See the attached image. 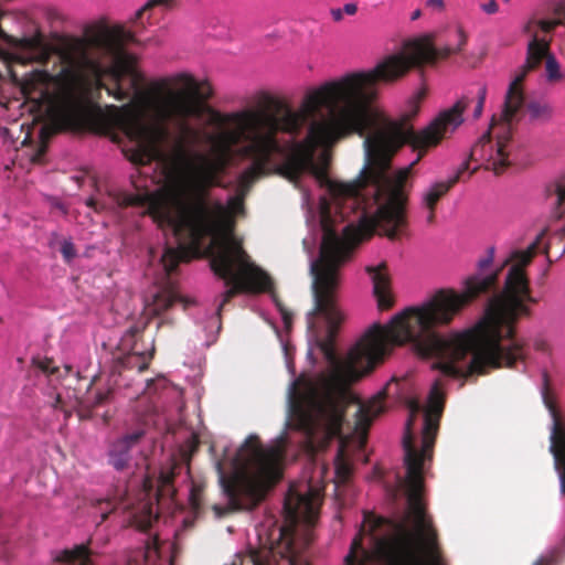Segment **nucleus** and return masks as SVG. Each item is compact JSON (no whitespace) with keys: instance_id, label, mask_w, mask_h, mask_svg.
Instances as JSON below:
<instances>
[{"instance_id":"29","label":"nucleus","mask_w":565,"mask_h":565,"mask_svg":"<svg viewBox=\"0 0 565 565\" xmlns=\"http://www.w3.org/2000/svg\"><path fill=\"white\" fill-rule=\"evenodd\" d=\"M45 136H46V128L42 127L41 131H40V137H41L42 142H41L40 147L38 148V150L35 151V153L31 158L32 162H34V163H42V159L47 149V146L44 141Z\"/></svg>"},{"instance_id":"35","label":"nucleus","mask_w":565,"mask_h":565,"mask_svg":"<svg viewBox=\"0 0 565 565\" xmlns=\"http://www.w3.org/2000/svg\"><path fill=\"white\" fill-rule=\"evenodd\" d=\"M533 347L536 351L550 353L551 348L546 340L544 339H535L533 342Z\"/></svg>"},{"instance_id":"38","label":"nucleus","mask_w":565,"mask_h":565,"mask_svg":"<svg viewBox=\"0 0 565 565\" xmlns=\"http://www.w3.org/2000/svg\"><path fill=\"white\" fill-rule=\"evenodd\" d=\"M86 205L94 209V211H96V212H99L105 209V204H103L102 202H99L98 200H96L94 198H89L86 201Z\"/></svg>"},{"instance_id":"1","label":"nucleus","mask_w":565,"mask_h":565,"mask_svg":"<svg viewBox=\"0 0 565 565\" xmlns=\"http://www.w3.org/2000/svg\"><path fill=\"white\" fill-rule=\"evenodd\" d=\"M468 36L461 28L448 34L447 43L435 44L426 34L405 43L404 52L384 58L372 71L349 74L309 90L296 110L282 97L267 92L255 98V107L221 113L211 108L213 95L209 82H199L188 73L162 77L152 84L153 96L142 107H122L120 125L134 142L129 160L138 166L152 161L170 174H179L186 160V146L198 137L191 120L209 115L215 132L209 138L214 156L204 171V181L224 171L236 156L250 158L253 163L238 177L237 191L247 195L253 183L266 173L273 157L279 175L297 182L310 172L328 191L331 202L321 199L341 220L356 214L377 218L385 236L396 239L408 222L407 181L416 160L393 175L388 174L393 154L403 146L425 151L437 146L455 131L463 119L468 99H459L441 111L422 131L403 124L382 120L372 109L373 86L405 76L413 67L433 65L460 53Z\"/></svg>"},{"instance_id":"45","label":"nucleus","mask_w":565,"mask_h":565,"mask_svg":"<svg viewBox=\"0 0 565 565\" xmlns=\"http://www.w3.org/2000/svg\"><path fill=\"white\" fill-rule=\"evenodd\" d=\"M422 15V11L419 9L415 10L412 15H411V20L412 21H415L417 19H419V17Z\"/></svg>"},{"instance_id":"48","label":"nucleus","mask_w":565,"mask_h":565,"mask_svg":"<svg viewBox=\"0 0 565 565\" xmlns=\"http://www.w3.org/2000/svg\"><path fill=\"white\" fill-rule=\"evenodd\" d=\"M64 413H65V417L68 418L71 416V412L64 409Z\"/></svg>"},{"instance_id":"18","label":"nucleus","mask_w":565,"mask_h":565,"mask_svg":"<svg viewBox=\"0 0 565 565\" xmlns=\"http://www.w3.org/2000/svg\"><path fill=\"white\" fill-rule=\"evenodd\" d=\"M383 396L369 401L366 404H361L356 412V428L360 430H367L372 420L384 411Z\"/></svg>"},{"instance_id":"3","label":"nucleus","mask_w":565,"mask_h":565,"mask_svg":"<svg viewBox=\"0 0 565 565\" xmlns=\"http://www.w3.org/2000/svg\"><path fill=\"white\" fill-rule=\"evenodd\" d=\"M546 233L543 230L526 249H516L494 270L495 248L477 263V273L465 280L462 292L437 291L419 308H409L411 321L420 331L425 353L441 359L436 367L444 375L468 379L490 370L513 367L525 360V343L518 339L516 324L530 318L532 296L526 267Z\"/></svg>"},{"instance_id":"8","label":"nucleus","mask_w":565,"mask_h":565,"mask_svg":"<svg viewBox=\"0 0 565 565\" xmlns=\"http://www.w3.org/2000/svg\"><path fill=\"white\" fill-rule=\"evenodd\" d=\"M237 455L245 469L222 478L227 505H212L216 519L233 512L254 510L282 477L285 450L280 445L264 447L258 436L250 435Z\"/></svg>"},{"instance_id":"17","label":"nucleus","mask_w":565,"mask_h":565,"mask_svg":"<svg viewBox=\"0 0 565 565\" xmlns=\"http://www.w3.org/2000/svg\"><path fill=\"white\" fill-rule=\"evenodd\" d=\"M113 397V390L96 391L93 397H85L77 401L76 412L81 420L93 418L94 409L107 404Z\"/></svg>"},{"instance_id":"49","label":"nucleus","mask_w":565,"mask_h":565,"mask_svg":"<svg viewBox=\"0 0 565 565\" xmlns=\"http://www.w3.org/2000/svg\"><path fill=\"white\" fill-rule=\"evenodd\" d=\"M29 139H30V136H29V135H26V137L24 138V140L22 141V143H23V145H24V143H26V141H28Z\"/></svg>"},{"instance_id":"36","label":"nucleus","mask_w":565,"mask_h":565,"mask_svg":"<svg viewBox=\"0 0 565 565\" xmlns=\"http://www.w3.org/2000/svg\"><path fill=\"white\" fill-rule=\"evenodd\" d=\"M100 504H105L107 508V510H103L100 514L102 522H104L108 518L109 513H111L117 507L110 500H104Z\"/></svg>"},{"instance_id":"51","label":"nucleus","mask_w":565,"mask_h":565,"mask_svg":"<svg viewBox=\"0 0 565 565\" xmlns=\"http://www.w3.org/2000/svg\"><path fill=\"white\" fill-rule=\"evenodd\" d=\"M309 543H310V539H309V537H307V539H306V542H305V545L307 546V545H309Z\"/></svg>"},{"instance_id":"28","label":"nucleus","mask_w":565,"mask_h":565,"mask_svg":"<svg viewBox=\"0 0 565 565\" xmlns=\"http://www.w3.org/2000/svg\"><path fill=\"white\" fill-rule=\"evenodd\" d=\"M173 0H149L142 8H140L136 12V20L141 19L150 9L163 6V7H170L172 4Z\"/></svg>"},{"instance_id":"32","label":"nucleus","mask_w":565,"mask_h":565,"mask_svg":"<svg viewBox=\"0 0 565 565\" xmlns=\"http://www.w3.org/2000/svg\"><path fill=\"white\" fill-rule=\"evenodd\" d=\"M61 253L66 260H71L75 256V248L71 241H64L61 246Z\"/></svg>"},{"instance_id":"15","label":"nucleus","mask_w":565,"mask_h":565,"mask_svg":"<svg viewBox=\"0 0 565 565\" xmlns=\"http://www.w3.org/2000/svg\"><path fill=\"white\" fill-rule=\"evenodd\" d=\"M145 328L146 323L131 326L121 337L119 345L138 358H148V362H150L154 354V344L153 341L149 343L143 341Z\"/></svg>"},{"instance_id":"7","label":"nucleus","mask_w":565,"mask_h":565,"mask_svg":"<svg viewBox=\"0 0 565 565\" xmlns=\"http://www.w3.org/2000/svg\"><path fill=\"white\" fill-rule=\"evenodd\" d=\"M169 183L153 192L124 193L118 196L121 206H147V214L159 227H169L179 241V247H167L161 263L171 275L180 262L188 260L189 249L198 250L209 236H214L228 215L244 213L245 194L236 192L227 201L211 202L205 189L164 170Z\"/></svg>"},{"instance_id":"27","label":"nucleus","mask_w":565,"mask_h":565,"mask_svg":"<svg viewBox=\"0 0 565 565\" xmlns=\"http://www.w3.org/2000/svg\"><path fill=\"white\" fill-rule=\"evenodd\" d=\"M527 109L533 118L550 117L552 113L550 106L539 103H530Z\"/></svg>"},{"instance_id":"47","label":"nucleus","mask_w":565,"mask_h":565,"mask_svg":"<svg viewBox=\"0 0 565 565\" xmlns=\"http://www.w3.org/2000/svg\"><path fill=\"white\" fill-rule=\"evenodd\" d=\"M562 235H565V226L562 228L561 234L556 238L562 241Z\"/></svg>"},{"instance_id":"2","label":"nucleus","mask_w":565,"mask_h":565,"mask_svg":"<svg viewBox=\"0 0 565 565\" xmlns=\"http://www.w3.org/2000/svg\"><path fill=\"white\" fill-rule=\"evenodd\" d=\"M467 34L457 28L448 34L447 43L435 44L426 34L405 43L404 52L384 58L372 71L349 74L309 90L296 110L282 97L267 92L255 98V107L221 113L211 108L213 95L209 82H199L188 73L162 77L152 84L153 96L142 107H122L120 125L134 142L129 160L138 166L152 161L170 174H179L186 160V146L198 137L191 120L209 115L215 132L209 138L214 156L204 171V181L224 171L236 156L250 158L253 163L238 177L237 191L247 195L253 183L266 173L273 157L284 160L277 164L279 175L297 182L310 172L328 191L331 202L321 199L341 220L356 214L377 218L385 236L396 239L404 234L408 222L407 181L416 160L393 175L388 174L393 154L403 146L425 151L437 146L455 131L463 119L467 98L441 111L422 131L403 124L382 120L372 109L373 86L391 83L405 76L413 67L433 65L460 53Z\"/></svg>"},{"instance_id":"14","label":"nucleus","mask_w":565,"mask_h":565,"mask_svg":"<svg viewBox=\"0 0 565 565\" xmlns=\"http://www.w3.org/2000/svg\"><path fill=\"white\" fill-rule=\"evenodd\" d=\"M366 273L371 276L373 282V292L381 310H388L394 305L391 294V278L387 274V265L382 262L377 266H367Z\"/></svg>"},{"instance_id":"39","label":"nucleus","mask_w":565,"mask_h":565,"mask_svg":"<svg viewBox=\"0 0 565 565\" xmlns=\"http://www.w3.org/2000/svg\"><path fill=\"white\" fill-rule=\"evenodd\" d=\"M425 97H426V90H425L424 88H423V89H420V90H418V92L416 93V95L414 96V98H413V100H412L413 103H415V104H416V107H415V109H414V111H413V115H416V113L418 111V104H419V103H420Z\"/></svg>"},{"instance_id":"9","label":"nucleus","mask_w":565,"mask_h":565,"mask_svg":"<svg viewBox=\"0 0 565 565\" xmlns=\"http://www.w3.org/2000/svg\"><path fill=\"white\" fill-rule=\"evenodd\" d=\"M212 270L228 286L217 308L221 315L224 306L238 294L271 292L273 300L281 316L285 329L292 324V313L273 291L274 282L270 276L249 260L242 242L233 235L224 237L211 259Z\"/></svg>"},{"instance_id":"34","label":"nucleus","mask_w":565,"mask_h":565,"mask_svg":"<svg viewBox=\"0 0 565 565\" xmlns=\"http://www.w3.org/2000/svg\"><path fill=\"white\" fill-rule=\"evenodd\" d=\"M480 8L487 14H495L499 11V6L495 0H490L487 3H482Z\"/></svg>"},{"instance_id":"41","label":"nucleus","mask_w":565,"mask_h":565,"mask_svg":"<svg viewBox=\"0 0 565 565\" xmlns=\"http://www.w3.org/2000/svg\"><path fill=\"white\" fill-rule=\"evenodd\" d=\"M555 25H556V22H554V21H548V20H541L540 21V28L544 32L552 31L555 28Z\"/></svg>"},{"instance_id":"26","label":"nucleus","mask_w":565,"mask_h":565,"mask_svg":"<svg viewBox=\"0 0 565 565\" xmlns=\"http://www.w3.org/2000/svg\"><path fill=\"white\" fill-rule=\"evenodd\" d=\"M190 504L195 513H200L203 502V486L193 483L190 490Z\"/></svg>"},{"instance_id":"30","label":"nucleus","mask_w":565,"mask_h":565,"mask_svg":"<svg viewBox=\"0 0 565 565\" xmlns=\"http://www.w3.org/2000/svg\"><path fill=\"white\" fill-rule=\"evenodd\" d=\"M486 97H487V88H486V86H481L478 90V102H477V105L473 110L475 119H478L481 116V114L483 111L484 103H486Z\"/></svg>"},{"instance_id":"33","label":"nucleus","mask_w":565,"mask_h":565,"mask_svg":"<svg viewBox=\"0 0 565 565\" xmlns=\"http://www.w3.org/2000/svg\"><path fill=\"white\" fill-rule=\"evenodd\" d=\"M38 367L44 373L54 374L57 372V367L53 365V361L45 359L36 362Z\"/></svg>"},{"instance_id":"44","label":"nucleus","mask_w":565,"mask_h":565,"mask_svg":"<svg viewBox=\"0 0 565 565\" xmlns=\"http://www.w3.org/2000/svg\"><path fill=\"white\" fill-rule=\"evenodd\" d=\"M435 211L436 210H428V216H427V223L428 224H434L435 223V218H436Z\"/></svg>"},{"instance_id":"13","label":"nucleus","mask_w":565,"mask_h":565,"mask_svg":"<svg viewBox=\"0 0 565 565\" xmlns=\"http://www.w3.org/2000/svg\"><path fill=\"white\" fill-rule=\"evenodd\" d=\"M145 436V429L137 428L117 439L109 449V463L118 471L126 469L131 460V450Z\"/></svg>"},{"instance_id":"50","label":"nucleus","mask_w":565,"mask_h":565,"mask_svg":"<svg viewBox=\"0 0 565 565\" xmlns=\"http://www.w3.org/2000/svg\"><path fill=\"white\" fill-rule=\"evenodd\" d=\"M564 253H565V245L563 246L558 257H561Z\"/></svg>"},{"instance_id":"20","label":"nucleus","mask_w":565,"mask_h":565,"mask_svg":"<svg viewBox=\"0 0 565 565\" xmlns=\"http://www.w3.org/2000/svg\"><path fill=\"white\" fill-rule=\"evenodd\" d=\"M181 301V298L173 291L164 290L154 296L153 301L149 306L148 310L149 313L153 316H160L161 313L170 309L174 303Z\"/></svg>"},{"instance_id":"4","label":"nucleus","mask_w":565,"mask_h":565,"mask_svg":"<svg viewBox=\"0 0 565 565\" xmlns=\"http://www.w3.org/2000/svg\"><path fill=\"white\" fill-rule=\"evenodd\" d=\"M329 220L330 211L328 206L322 205L323 236L320 254L311 264L315 307L307 316V324L310 330L316 328V315H321L327 320V334L319 341V348L332 369L321 379L320 386L309 383L301 393L294 383L291 391V407L298 428L310 441H318L321 446L328 445L341 434L344 406L338 399L337 393L371 373L383 362L391 345L412 343L419 355L433 356L431 353L422 350L419 342H424V338L413 326L411 313L406 309L393 317L386 327L374 323L349 351L345 360L338 358L335 337L339 326L344 320L337 306L340 268L351 258L353 249L361 241L370 238L376 230L383 235L385 233L377 218H370L364 214L359 224L350 222L342 230V235L330 227Z\"/></svg>"},{"instance_id":"43","label":"nucleus","mask_w":565,"mask_h":565,"mask_svg":"<svg viewBox=\"0 0 565 565\" xmlns=\"http://www.w3.org/2000/svg\"><path fill=\"white\" fill-rule=\"evenodd\" d=\"M426 6L441 10L444 8V0H427Z\"/></svg>"},{"instance_id":"42","label":"nucleus","mask_w":565,"mask_h":565,"mask_svg":"<svg viewBox=\"0 0 565 565\" xmlns=\"http://www.w3.org/2000/svg\"><path fill=\"white\" fill-rule=\"evenodd\" d=\"M341 9L348 15H354L358 12V6L355 3H345Z\"/></svg>"},{"instance_id":"24","label":"nucleus","mask_w":565,"mask_h":565,"mask_svg":"<svg viewBox=\"0 0 565 565\" xmlns=\"http://www.w3.org/2000/svg\"><path fill=\"white\" fill-rule=\"evenodd\" d=\"M157 519L158 515L153 512L151 504H145L142 508V514L135 516L136 525L141 531H148Z\"/></svg>"},{"instance_id":"16","label":"nucleus","mask_w":565,"mask_h":565,"mask_svg":"<svg viewBox=\"0 0 565 565\" xmlns=\"http://www.w3.org/2000/svg\"><path fill=\"white\" fill-rule=\"evenodd\" d=\"M468 169V162H463L455 175L447 181L431 184L422 196L423 206L427 210H436L438 202L459 182L462 173Z\"/></svg>"},{"instance_id":"23","label":"nucleus","mask_w":565,"mask_h":565,"mask_svg":"<svg viewBox=\"0 0 565 565\" xmlns=\"http://www.w3.org/2000/svg\"><path fill=\"white\" fill-rule=\"evenodd\" d=\"M148 358H138L127 353L117 360L115 369H137L139 373L146 371L149 366Z\"/></svg>"},{"instance_id":"52","label":"nucleus","mask_w":565,"mask_h":565,"mask_svg":"<svg viewBox=\"0 0 565 565\" xmlns=\"http://www.w3.org/2000/svg\"><path fill=\"white\" fill-rule=\"evenodd\" d=\"M505 2H509L510 0H504Z\"/></svg>"},{"instance_id":"37","label":"nucleus","mask_w":565,"mask_h":565,"mask_svg":"<svg viewBox=\"0 0 565 565\" xmlns=\"http://www.w3.org/2000/svg\"><path fill=\"white\" fill-rule=\"evenodd\" d=\"M174 479V473L172 471L161 472L160 482L163 487H169L172 484Z\"/></svg>"},{"instance_id":"40","label":"nucleus","mask_w":565,"mask_h":565,"mask_svg":"<svg viewBox=\"0 0 565 565\" xmlns=\"http://www.w3.org/2000/svg\"><path fill=\"white\" fill-rule=\"evenodd\" d=\"M330 14H331L333 21L340 22L343 19L344 12H343V10L341 8H332L330 10Z\"/></svg>"},{"instance_id":"25","label":"nucleus","mask_w":565,"mask_h":565,"mask_svg":"<svg viewBox=\"0 0 565 565\" xmlns=\"http://www.w3.org/2000/svg\"><path fill=\"white\" fill-rule=\"evenodd\" d=\"M564 555L563 546H555L546 554L539 557L533 565H558Z\"/></svg>"},{"instance_id":"31","label":"nucleus","mask_w":565,"mask_h":565,"mask_svg":"<svg viewBox=\"0 0 565 565\" xmlns=\"http://www.w3.org/2000/svg\"><path fill=\"white\" fill-rule=\"evenodd\" d=\"M343 450L342 448L339 450L338 459L341 460L337 463V473L343 479L348 478L350 475V467L347 462L342 460Z\"/></svg>"},{"instance_id":"19","label":"nucleus","mask_w":565,"mask_h":565,"mask_svg":"<svg viewBox=\"0 0 565 565\" xmlns=\"http://www.w3.org/2000/svg\"><path fill=\"white\" fill-rule=\"evenodd\" d=\"M89 548L85 544H79L71 550H64L56 557L57 562L72 565H94L89 558Z\"/></svg>"},{"instance_id":"5","label":"nucleus","mask_w":565,"mask_h":565,"mask_svg":"<svg viewBox=\"0 0 565 565\" xmlns=\"http://www.w3.org/2000/svg\"><path fill=\"white\" fill-rule=\"evenodd\" d=\"M443 409L444 395L436 382L424 413L420 449L413 441L412 417L403 437L407 508L401 519L365 513L344 565H371L375 561L384 565H444L438 531L423 499L425 466L433 460Z\"/></svg>"},{"instance_id":"10","label":"nucleus","mask_w":565,"mask_h":565,"mask_svg":"<svg viewBox=\"0 0 565 565\" xmlns=\"http://www.w3.org/2000/svg\"><path fill=\"white\" fill-rule=\"evenodd\" d=\"M284 512L287 524L279 529L277 545L266 556L255 557V565H309L297 546L295 527L299 521H313L316 512L311 495L289 490L285 498Z\"/></svg>"},{"instance_id":"11","label":"nucleus","mask_w":565,"mask_h":565,"mask_svg":"<svg viewBox=\"0 0 565 565\" xmlns=\"http://www.w3.org/2000/svg\"><path fill=\"white\" fill-rule=\"evenodd\" d=\"M511 136L512 121H510V129L508 130L502 115L499 118L493 116L489 129L472 146L470 159L486 164V169H492L495 174L502 173L510 164L507 147Z\"/></svg>"},{"instance_id":"6","label":"nucleus","mask_w":565,"mask_h":565,"mask_svg":"<svg viewBox=\"0 0 565 565\" xmlns=\"http://www.w3.org/2000/svg\"><path fill=\"white\" fill-rule=\"evenodd\" d=\"M135 35L121 25L99 26L86 40L72 39L58 51L62 67L52 76L47 71H33L32 82H54L58 87L55 113L67 128L79 129L105 120L98 104L102 90L119 102H131L141 95L143 74L137 58L127 53Z\"/></svg>"},{"instance_id":"12","label":"nucleus","mask_w":565,"mask_h":565,"mask_svg":"<svg viewBox=\"0 0 565 565\" xmlns=\"http://www.w3.org/2000/svg\"><path fill=\"white\" fill-rule=\"evenodd\" d=\"M545 53L546 47L539 44V38L534 35L527 44L525 63L510 83L504 97L501 115L508 130L510 129V121L514 119V116L523 107L525 100L523 82L529 72L536 70L541 65Z\"/></svg>"},{"instance_id":"21","label":"nucleus","mask_w":565,"mask_h":565,"mask_svg":"<svg viewBox=\"0 0 565 565\" xmlns=\"http://www.w3.org/2000/svg\"><path fill=\"white\" fill-rule=\"evenodd\" d=\"M550 196L554 198L552 214L559 220L565 214V180H558L547 188Z\"/></svg>"},{"instance_id":"46","label":"nucleus","mask_w":565,"mask_h":565,"mask_svg":"<svg viewBox=\"0 0 565 565\" xmlns=\"http://www.w3.org/2000/svg\"><path fill=\"white\" fill-rule=\"evenodd\" d=\"M550 248H551V243H548L545 248H544V253L546 254L547 257H550Z\"/></svg>"},{"instance_id":"22","label":"nucleus","mask_w":565,"mask_h":565,"mask_svg":"<svg viewBox=\"0 0 565 565\" xmlns=\"http://www.w3.org/2000/svg\"><path fill=\"white\" fill-rule=\"evenodd\" d=\"M539 44L544 45L546 47V53L543 57L545 60V70H546V77L550 82H556L561 79L562 74L559 72V65L556 61V58L550 53V44L545 40L539 39Z\"/></svg>"}]
</instances>
